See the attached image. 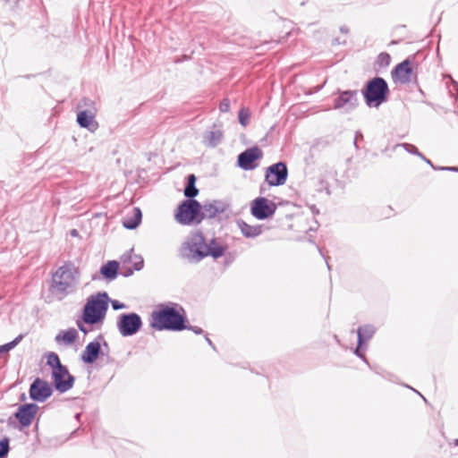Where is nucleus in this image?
Masks as SVG:
<instances>
[{
  "instance_id": "1",
  "label": "nucleus",
  "mask_w": 458,
  "mask_h": 458,
  "mask_svg": "<svg viewBox=\"0 0 458 458\" xmlns=\"http://www.w3.org/2000/svg\"><path fill=\"white\" fill-rule=\"evenodd\" d=\"M182 308L174 303L160 305L151 313L150 325L157 330L181 331L186 329L184 318L181 314Z\"/></svg>"
},
{
  "instance_id": "2",
  "label": "nucleus",
  "mask_w": 458,
  "mask_h": 458,
  "mask_svg": "<svg viewBox=\"0 0 458 458\" xmlns=\"http://www.w3.org/2000/svg\"><path fill=\"white\" fill-rule=\"evenodd\" d=\"M108 300L106 293L91 295L83 309L84 322L89 325L102 322L108 308Z\"/></svg>"
},
{
  "instance_id": "3",
  "label": "nucleus",
  "mask_w": 458,
  "mask_h": 458,
  "mask_svg": "<svg viewBox=\"0 0 458 458\" xmlns=\"http://www.w3.org/2000/svg\"><path fill=\"white\" fill-rule=\"evenodd\" d=\"M206 242L200 233H193L182 243L181 256L189 261L199 262L207 257Z\"/></svg>"
},
{
  "instance_id": "4",
  "label": "nucleus",
  "mask_w": 458,
  "mask_h": 458,
  "mask_svg": "<svg viewBox=\"0 0 458 458\" xmlns=\"http://www.w3.org/2000/svg\"><path fill=\"white\" fill-rule=\"evenodd\" d=\"M78 275L74 267H61L53 276L52 292L62 295L68 293L76 284Z\"/></svg>"
},
{
  "instance_id": "5",
  "label": "nucleus",
  "mask_w": 458,
  "mask_h": 458,
  "mask_svg": "<svg viewBox=\"0 0 458 458\" xmlns=\"http://www.w3.org/2000/svg\"><path fill=\"white\" fill-rule=\"evenodd\" d=\"M388 91L386 82L382 78H375L370 81L364 92L366 102L369 106H377L386 100Z\"/></svg>"
},
{
  "instance_id": "6",
  "label": "nucleus",
  "mask_w": 458,
  "mask_h": 458,
  "mask_svg": "<svg viewBox=\"0 0 458 458\" xmlns=\"http://www.w3.org/2000/svg\"><path fill=\"white\" fill-rule=\"evenodd\" d=\"M200 208L201 206L197 200L189 199L183 201L179 206L175 214L176 221L182 225H190L195 220L199 222L201 219L199 218L200 214Z\"/></svg>"
},
{
  "instance_id": "7",
  "label": "nucleus",
  "mask_w": 458,
  "mask_h": 458,
  "mask_svg": "<svg viewBox=\"0 0 458 458\" xmlns=\"http://www.w3.org/2000/svg\"><path fill=\"white\" fill-rule=\"evenodd\" d=\"M141 326V318L136 313L122 314L117 321L118 330L123 336L135 335Z\"/></svg>"
},
{
  "instance_id": "8",
  "label": "nucleus",
  "mask_w": 458,
  "mask_h": 458,
  "mask_svg": "<svg viewBox=\"0 0 458 458\" xmlns=\"http://www.w3.org/2000/svg\"><path fill=\"white\" fill-rule=\"evenodd\" d=\"M250 211L254 217L263 220L274 215L276 205L271 200L259 197L251 202Z\"/></svg>"
},
{
  "instance_id": "9",
  "label": "nucleus",
  "mask_w": 458,
  "mask_h": 458,
  "mask_svg": "<svg viewBox=\"0 0 458 458\" xmlns=\"http://www.w3.org/2000/svg\"><path fill=\"white\" fill-rule=\"evenodd\" d=\"M52 377L56 390L61 393L68 391L73 386L74 378L64 366L58 367L52 371Z\"/></svg>"
},
{
  "instance_id": "10",
  "label": "nucleus",
  "mask_w": 458,
  "mask_h": 458,
  "mask_svg": "<svg viewBox=\"0 0 458 458\" xmlns=\"http://www.w3.org/2000/svg\"><path fill=\"white\" fill-rule=\"evenodd\" d=\"M287 178V168L284 163H277L268 167L266 180L269 185H282Z\"/></svg>"
},
{
  "instance_id": "11",
  "label": "nucleus",
  "mask_w": 458,
  "mask_h": 458,
  "mask_svg": "<svg viewBox=\"0 0 458 458\" xmlns=\"http://www.w3.org/2000/svg\"><path fill=\"white\" fill-rule=\"evenodd\" d=\"M52 394L51 386L40 378H37L30 386V398L37 402H44Z\"/></svg>"
},
{
  "instance_id": "12",
  "label": "nucleus",
  "mask_w": 458,
  "mask_h": 458,
  "mask_svg": "<svg viewBox=\"0 0 458 458\" xmlns=\"http://www.w3.org/2000/svg\"><path fill=\"white\" fill-rule=\"evenodd\" d=\"M262 157V151L259 148H251L238 156V164L244 170H251L256 167L254 162Z\"/></svg>"
},
{
  "instance_id": "13",
  "label": "nucleus",
  "mask_w": 458,
  "mask_h": 458,
  "mask_svg": "<svg viewBox=\"0 0 458 458\" xmlns=\"http://www.w3.org/2000/svg\"><path fill=\"white\" fill-rule=\"evenodd\" d=\"M358 105L357 91L346 90L335 100L334 108L352 110Z\"/></svg>"
},
{
  "instance_id": "14",
  "label": "nucleus",
  "mask_w": 458,
  "mask_h": 458,
  "mask_svg": "<svg viewBox=\"0 0 458 458\" xmlns=\"http://www.w3.org/2000/svg\"><path fill=\"white\" fill-rule=\"evenodd\" d=\"M411 73L412 69L411 62L409 60H404L394 68L392 75L395 82L404 84L411 81Z\"/></svg>"
},
{
  "instance_id": "15",
  "label": "nucleus",
  "mask_w": 458,
  "mask_h": 458,
  "mask_svg": "<svg viewBox=\"0 0 458 458\" xmlns=\"http://www.w3.org/2000/svg\"><path fill=\"white\" fill-rule=\"evenodd\" d=\"M96 110L90 108L78 113L77 122L81 127L87 128L94 131L98 128V123L95 121Z\"/></svg>"
},
{
  "instance_id": "16",
  "label": "nucleus",
  "mask_w": 458,
  "mask_h": 458,
  "mask_svg": "<svg viewBox=\"0 0 458 458\" xmlns=\"http://www.w3.org/2000/svg\"><path fill=\"white\" fill-rule=\"evenodd\" d=\"M38 411V406L34 403L24 404L21 406L16 412V418L22 426H30Z\"/></svg>"
},
{
  "instance_id": "17",
  "label": "nucleus",
  "mask_w": 458,
  "mask_h": 458,
  "mask_svg": "<svg viewBox=\"0 0 458 458\" xmlns=\"http://www.w3.org/2000/svg\"><path fill=\"white\" fill-rule=\"evenodd\" d=\"M225 211L224 204L220 201H213L209 203H206L200 208L201 217H208L212 218L216 216L219 213H223Z\"/></svg>"
},
{
  "instance_id": "18",
  "label": "nucleus",
  "mask_w": 458,
  "mask_h": 458,
  "mask_svg": "<svg viewBox=\"0 0 458 458\" xmlns=\"http://www.w3.org/2000/svg\"><path fill=\"white\" fill-rule=\"evenodd\" d=\"M376 329L372 326H364L360 327L358 329V344L359 346L355 350V354L363 358V354L360 352V346L363 344V343L369 341L373 335L375 334Z\"/></svg>"
},
{
  "instance_id": "19",
  "label": "nucleus",
  "mask_w": 458,
  "mask_h": 458,
  "mask_svg": "<svg viewBox=\"0 0 458 458\" xmlns=\"http://www.w3.org/2000/svg\"><path fill=\"white\" fill-rule=\"evenodd\" d=\"M227 246L216 239H212L208 243L206 242L207 256H212L214 259H218L224 256Z\"/></svg>"
},
{
  "instance_id": "20",
  "label": "nucleus",
  "mask_w": 458,
  "mask_h": 458,
  "mask_svg": "<svg viewBox=\"0 0 458 458\" xmlns=\"http://www.w3.org/2000/svg\"><path fill=\"white\" fill-rule=\"evenodd\" d=\"M100 352V344L98 342H90L85 347L81 354V360L85 363L91 364L93 363L98 357Z\"/></svg>"
},
{
  "instance_id": "21",
  "label": "nucleus",
  "mask_w": 458,
  "mask_h": 458,
  "mask_svg": "<svg viewBox=\"0 0 458 458\" xmlns=\"http://www.w3.org/2000/svg\"><path fill=\"white\" fill-rule=\"evenodd\" d=\"M236 224L242 233L247 238H255L262 233V225H250L242 220H238Z\"/></svg>"
},
{
  "instance_id": "22",
  "label": "nucleus",
  "mask_w": 458,
  "mask_h": 458,
  "mask_svg": "<svg viewBox=\"0 0 458 458\" xmlns=\"http://www.w3.org/2000/svg\"><path fill=\"white\" fill-rule=\"evenodd\" d=\"M141 211L139 208H132L131 215L127 216L123 220V225L127 229H135L141 221Z\"/></svg>"
},
{
  "instance_id": "23",
  "label": "nucleus",
  "mask_w": 458,
  "mask_h": 458,
  "mask_svg": "<svg viewBox=\"0 0 458 458\" xmlns=\"http://www.w3.org/2000/svg\"><path fill=\"white\" fill-rule=\"evenodd\" d=\"M78 336L76 329L70 328L66 331H61L56 336L55 341L57 343L63 342L66 345L73 344Z\"/></svg>"
},
{
  "instance_id": "24",
  "label": "nucleus",
  "mask_w": 458,
  "mask_h": 458,
  "mask_svg": "<svg viewBox=\"0 0 458 458\" xmlns=\"http://www.w3.org/2000/svg\"><path fill=\"white\" fill-rule=\"evenodd\" d=\"M118 267L119 266L116 261H108L106 265H104L101 267L100 273L105 278L108 280H113L117 276Z\"/></svg>"
},
{
  "instance_id": "25",
  "label": "nucleus",
  "mask_w": 458,
  "mask_h": 458,
  "mask_svg": "<svg viewBox=\"0 0 458 458\" xmlns=\"http://www.w3.org/2000/svg\"><path fill=\"white\" fill-rule=\"evenodd\" d=\"M222 139L220 131H208L204 137V143L209 147H216Z\"/></svg>"
},
{
  "instance_id": "26",
  "label": "nucleus",
  "mask_w": 458,
  "mask_h": 458,
  "mask_svg": "<svg viewBox=\"0 0 458 458\" xmlns=\"http://www.w3.org/2000/svg\"><path fill=\"white\" fill-rule=\"evenodd\" d=\"M196 177L194 174L188 176V184L184 190V194L188 198H193L198 195L199 190L195 187Z\"/></svg>"
},
{
  "instance_id": "27",
  "label": "nucleus",
  "mask_w": 458,
  "mask_h": 458,
  "mask_svg": "<svg viewBox=\"0 0 458 458\" xmlns=\"http://www.w3.org/2000/svg\"><path fill=\"white\" fill-rule=\"evenodd\" d=\"M47 359V363L52 368V371L58 367H64L60 362L59 357L55 352H50Z\"/></svg>"
},
{
  "instance_id": "28",
  "label": "nucleus",
  "mask_w": 458,
  "mask_h": 458,
  "mask_svg": "<svg viewBox=\"0 0 458 458\" xmlns=\"http://www.w3.org/2000/svg\"><path fill=\"white\" fill-rule=\"evenodd\" d=\"M250 118V112L246 108H242L239 112V123L245 127L249 124Z\"/></svg>"
},
{
  "instance_id": "29",
  "label": "nucleus",
  "mask_w": 458,
  "mask_h": 458,
  "mask_svg": "<svg viewBox=\"0 0 458 458\" xmlns=\"http://www.w3.org/2000/svg\"><path fill=\"white\" fill-rule=\"evenodd\" d=\"M21 337H22L21 335H19L13 342L0 346V354L3 353V352H7L10 350H12L13 348H14L19 344V342L21 341Z\"/></svg>"
},
{
  "instance_id": "30",
  "label": "nucleus",
  "mask_w": 458,
  "mask_h": 458,
  "mask_svg": "<svg viewBox=\"0 0 458 458\" xmlns=\"http://www.w3.org/2000/svg\"><path fill=\"white\" fill-rule=\"evenodd\" d=\"M9 451V444L7 439L0 441V458L6 456Z\"/></svg>"
},
{
  "instance_id": "31",
  "label": "nucleus",
  "mask_w": 458,
  "mask_h": 458,
  "mask_svg": "<svg viewBox=\"0 0 458 458\" xmlns=\"http://www.w3.org/2000/svg\"><path fill=\"white\" fill-rule=\"evenodd\" d=\"M219 109L221 112H227L229 111L230 109V102L228 99H224L221 104H220V106H219Z\"/></svg>"
},
{
  "instance_id": "32",
  "label": "nucleus",
  "mask_w": 458,
  "mask_h": 458,
  "mask_svg": "<svg viewBox=\"0 0 458 458\" xmlns=\"http://www.w3.org/2000/svg\"><path fill=\"white\" fill-rule=\"evenodd\" d=\"M135 259H137V261H135L134 263V269L140 270L143 267V259L140 257L137 256H135Z\"/></svg>"
},
{
  "instance_id": "33",
  "label": "nucleus",
  "mask_w": 458,
  "mask_h": 458,
  "mask_svg": "<svg viewBox=\"0 0 458 458\" xmlns=\"http://www.w3.org/2000/svg\"><path fill=\"white\" fill-rule=\"evenodd\" d=\"M404 147L406 149L413 154L420 155L415 146L410 145V144H404Z\"/></svg>"
},
{
  "instance_id": "34",
  "label": "nucleus",
  "mask_w": 458,
  "mask_h": 458,
  "mask_svg": "<svg viewBox=\"0 0 458 458\" xmlns=\"http://www.w3.org/2000/svg\"><path fill=\"white\" fill-rule=\"evenodd\" d=\"M112 306H113V309L115 310L125 308V305L123 303L119 302L118 301H112Z\"/></svg>"
},
{
  "instance_id": "35",
  "label": "nucleus",
  "mask_w": 458,
  "mask_h": 458,
  "mask_svg": "<svg viewBox=\"0 0 458 458\" xmlns=\"http://www.w3.org/2000/svg\"><path fill=\"white\" fill-rule=\"evenodd\" d=\"M186 328L187 329H191L196 334H201L202 333V329L200 327H186Z\"/></svg>"
},
{
  "instance_id": "36",
  "label": "nucleus",
  "mask_w": 458,
  "mask_h": 458,
  "mask_svg": "<svg viewBox=\"0 0 458 458\" xmlns=\"http://www.w3.org/2000/svg\"><path fill=\"white\" fill-rule=\"evenodd\" d=\"M340 30L343 32V33H348L349 32V29L346 27V26H343L340 28Z\"/></svg>"
},
{
  "instance_id": "37",
  "label": "nucleus",
  "mask_w": 458,
  "mask_h": 458,
  "mask_svg": "<svg viewBox=\"0 0 458 458\" xmlns=\"http://www.w3.org/2000/svg\"><path fill=\"white\" fill-rule=\"evenodd\" d=\"M71 233H72V235L75 236V235H77V231L76 230H72L71 232Z\"/></svg>"
},
{
  "instance_id": "38",
  "label": "nucleus",
  "mask_w": 458,
  "mask_h": 458,
  "mask_svg": "<svg viewBox=\"0 0 458 458\" xmlns=\"http://www.w3.org/2000/svg\"><path fill=\"white\" fill-rule=\"evenodd\" d=\"M206 340H207V342H208L210 345H212V342H211V340H210L208 337H206Z\"/></svg>"
},
{
  "instance_id": "39",
  "label": "nucleus",
  "mask_w": 458,
  "mask_h": 458,
  "mask_svg": "<svg viewBox=\"0 0 458 458\" xmlns=\"http://www.w3.org/2000/svg\"><path fill=\"white\" fill-rule=\"evenodd\" d=\"M79 327H80V329H81V331H83L84 333H86V332H87V331H86V330H85V329H84L81 325H79Z\"/></svg>"
},
{
  "instance_id": "40",
  "label": "nucleus",
  "mask_w": 458,
  "mask_h": 458,
  "mask_svg": "<svg viewBox=\"0 0 458 458\" xmlns=\"http://www.w3.org/2000/svg\"><path fill=\"white\" fill-rule=\"evenodd\" d=\"M123 260L124 262L126 261V256H125V255L123 256Z\"/></svg>"
},
{
  "instance_id": "41",
  "label": "nucleus",
  "mask_w": 458,
  "mask_h": 458,
  "mask_svg": "<svg viewBox=\"0 0 458 458\" xmlns=\"http://www.w3.org/2000/svg\"><path fill=\"white\" fill-rule=\"evenodd\" d=\"M456 445H458V440H456Z\"/></svg>"
}]
</instances>
